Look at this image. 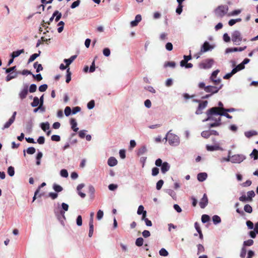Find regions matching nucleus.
<instances>
[{
	"mask_svg": "<svg viewBox=\"0 0 258 258\" xmlns=\"http://www.w3.org/2000/svg\"><path fill=\"white\" fill-rule=\"evenodd\" d=\"M80 0H77L75 2H74V3H73V4H72V5L71 6V8L74 9V8H76L80 5Z\"/></svg>",
	"mask_w": 258,
	"mask_h": 258,
	"instance_id": "0e129e2a",
	"label": "nucleus"
},
{
	"mask_svg": "<svg viewBox=\"0 0 258 258\" xmlns=\"http://www.w3.org/2000/svg\"><path fill=\"white\" fill-rule=\"evenodd\" d=\"M232 160L234 161H243L245 158L242 155H235L232 157Z\"/></svg>",
	"mask_w": 258,
	"mask_h": 258,
	"instance_id": "6ab92c4d",
	"label": "nucleus"
},
{
	"mask_svg": "<svg viewBox=\"0 0 258 258\" xmlns=\"http://www.w3.org/2000/svg\"><path fill=\"white\" fill-rule=\"evenodd\" d=\"M53 189L56 192H60L62 190V187L59 185L54 184L53 186Z\"/></svg>",
	"mask_w": 258,
	"mask_h": 258,
	"instance_id": "a19ab883",
	"label": "nucleus"
},
{
	"mask_svg": "<svg viewBox=\"0 0 258 258\" xmlns=\"http://www.w3.org/2000/svg\"><path fill=\"white\" fill-rule=\"evenodd\" d=\"M246 253V249L244 247H243L242 248L241 252H240V257L241 258H244L245 257Z\"/></svg>",
	"mask_w": 258,
	"mask_h": 258,
	"instance_id": "338daca9",
	"label": "nucleus"
},
{
	"mask_svg": "<svg viewBox=\"0 0 258 258\" xmlns=\"http://www.w3.org/2000/svg\"><path fill=\"white\" fill-rule=\"evenodd\" d=\"M253 241L252 239H249L244 242V245L245 246H251L253 244Z\"/></svg>",
	"mask_w": 258,
	"mask_h": 258,
	"instance_id": "e2e57ef3",
	"label": "nucleus"
},
{
	"mask_svg": "<svg viewBox=\"0 0 258 258\" xmlns=\"http://www.w3.org/2000/svg\"><path fill=\"white\" fill-rule=\"evenodd\" d=\"M241 21V19L238 18L236 19H231L229 21L228 24L232 26L234 25L236 22H239Z\"/></svg>",
	"mask_w": 258,
	"mask_h": 258,
	"instance_id": "f704fd0d",
	"label": "nucleus"
},
{
	"mask_svg": "<svg viewBox=\"0 0 258 258\" xmlns=\"http://www.w3.org/2000/svg\"><path fill=\"white\" fill-rule=\"evenodd\" d=\"M37 86L35 84H31L29 87V91L30 93H34L36 91Z\"/></svg>",
	"mask_w": 258,
	"mask_h": 258,
	"instance_id": "a18cd8bd",
	"label": "nucleus"
},
{
	"mask_svg": "<svg viewBox=\"0 0 258 258\" xmlns=\"http://www.w3.org/2000/svg\"><path fill=\"white\" fill-rule=\"evenodd\" d=\"M77 224L80 226L82 225V218L81 216L79 215L77 218Z\"/></svg>",
	"mask_w": 258,
	"mask_h": 258,
	"instance_id": "bf43d9fd",
	"label": "nucleus"
},
{
	"mask_svg": "<svg viewBox=\"0 0 258 258\" xmlns=\"http://www.w3.org/2000/svg\"><path fill=\"white\" fill-rule=\"evenodd\" d=\"M145 211L144 210V208L143 206L140 205V206H139V207L138 208V209L137 211V214L138 215H141L142 214L144 213V212Z\"/></svg>",
	"mask_w": 258,
	"mask_h": 258,
	"instance_id": "09e8293b",
	"label": "nucleus"
},
{
	"mask_svg": "<svg viewBox=\"0 0 258 258\" xmlns=\"http://www.w3.org/2000/svg\"><path fill=\"white\" fill-rule=\"evenodd\" d=\"M213 48V46H211L208 42L206 41L202 46L200 52L201 53H204Z\"/></svg>",
	"mask_w": 258,
	"mask_h": 258,
	"instance_id": "f8f14e48",
	"label": "nucleus"
},
{
	"mask_svg": "<svg viewBox=\"0 0 258 258\" xmlns=\"http://www.w3.org/2000/svg\"><path fill=\"white\" fill-rule=\"evenodd\" d=\"M47 85L46 84H43L39 86V91L40 92H44L47 89Z\"/></svg>",
	"mask_w": 258,
	"mask_h": 258,
	"instance_id": "603ef678",
	"label": "nucleus"
},
{
	"mask_svg": "<svg viewBox=\"0 0 258 258\" xmlns=\"http://www.w3.org/2000/svg\"><path fill=\"white\" fill-rule=\"evenodd\" d=\"M51 139L53 141L58 142L60 140V137L58 135H52Z\"/></svg>",
	"mask_w": 258,
	"mask_h": 258,
	"instance_id": "4d7b16f0",
	"label": "nucleus"
},
{
	"mask_svg": "<svg viewBox=\"0 0 258 258\" xmlns=\"http://www.w3.org/2000/svg\"><path fill=\"white\" fill-rule=\"evenodd\" d=\"M40 53V51H39V53H34L31 55L28 59V63L33 61L39 55Z\"/></svg>",
	"mask_w": 258,
	"mask_h": 258,
	"instance_id": "7c9ffc66",
	"label": "nucleus"
},
{
	"mask_svg": "<svg viewBox=\"0 0 258 258\" xmlns=\"http://www.w3.org/2000/svg\"><path fill=\"white\" fill-rule=\"evenodd\" d=\"M198 247V253L203 252L205 251V248L202 244H199Z\"/></svg>",
	"mask_w": 258,
	"mask_h": 258,
	"instance_id": "49530a36",
	"label": "nucleus"
},
{
	"mask_svg": "<svg viewBox=\"0 0 258 258\" xmlns=\"http://www.w3.org/2000/svg\"><path fill=\"white\" fill-rule=\"evenodd\" d=\"M33 67L36 69L37 73H38L43 70L42 65L41 64H38V62H35L33 64Z\"/></svg>",
	"mask_w": 258,
	"mask_h": 258,
	"instance_id": "c85d7f7f",
	"label": "nucleus"
},
{
	"mask_svg": "<svg viewBox=\"0 0 258 258\" xmlns=\"http://www.w3.org/2000/svg\"><path fill=\"white\" fill-rule=\"evenodd\" d=\"M208 175L205 172H201L198 174L197 178L199 181L203 182L206 179Z\"/></svg>",
	"mask_w": 258,
	"mask_h": 258,
	"instance_id": "4468645a",
	"label": "nucleus"
},
{
	"mask_svg": "<svg viewBox=\"0 0 258 258\" xmlns=\"http://www.w3.org/2000/svg\"><path fill=\"white\" fill-rule=\"evenodd\" d=\"M24 52V50L23 49L21 50L15 51L13 52V53L11 54V57L13 58H15L16 57L19 56L21 53H23Z\"/></svg>",
	"mask_w": 258,
	"mask_h": 258,
	"instance_id": "5701e85b",
	"label": "nucleus"
},
{
	"mask_svg": "<svg viewBox=\"0 0 258 258\" xmlns=\"http://www.w3.org/2000/svg\"><path fill=\"white\" fill-rule=\"evenodd\" d=\"M211 80L213 82L215 86H219L220 85H221V80L220 79H211Z\"/></svg>",
	"mask_w": 258,
	"mask_h": 258,
	"instance_id": "c03bdc74",
	"label": "nucleus"
},
{
	"mask_svg": "<svg viewBox=\"0 0 258 258\" xmlns=\"http://www.w3.org/2000/svg\"><path fill=\"white\" fill-rule=\"evenodd\" d=\"M206 149L209 151H213L215 150H220L221 148L218 145H215L214 146L207 145Z\"/></svg>",
	"mask_w": 258,
	"mask_h": 258,
	"instance_id": "dca6fc26",
	"label": "nucleus"
},
{
	"mask_svg": "<svg viewBox=\"0 0 258 258\" xmlns=\"http://www.w3.org/2000/svg\"><path fill=\"white\" fill-rule=\"evenodd\" d=\"M163 183H164V181L163 180H162V179L159 180L156 184L157 189L160 190L161 188Z\"/></svg>",
	"mask_w": 258,
	"mask_h": 258,
	"instance_id": "37998d69",
	"label": "nucleus"
},
{
	"mask_svg": "<svg viewBox=\"0 0 258 258\" xmlns=\"http://www.w3.org/2000/svg\"><path fill=\"white\" fill-rule=\"evenodd\" d=\"M166 49L168 51H171L173 49L172 44L170 42H168L165 45Z\"/></svg>",
	"mask_w": 258,
	"mask_h": 258,
	"instance_id": "052dcab7",
	"label": "nucleus"
},
{
	"mask_svg": "<svg viewBox=\"0 0 258 258\" xmlns=\"http://www.w3.org/2000/svg\"><path fill=\"white\" fill-rule=\"evenodd\" d=\"M182 8H183V5H178L177 6V8H176V12L180 15L182 11Z\"/></svg>",
	"mask_w": 258,
	"mask_h": 258,
	"instance_id": "680f3d73",
	"label": "nucleus"
},
{
	"mask_svg": "<svg viewBox=\"0 0 258 258\" xmlns=\"http://www.w3.org/2000/svg\"><path fill=\"white\" fill-rule=\"evenodd\" d=\"M246 46H244V47H234V48H228L226 49V53H230L232 52H236V51H242L244 50H245L246 48Z\"/></svg>",
	"mask_w": 258,
	"mask_h": 258,
	"instance_id": "ddd939ff",
	"label": "nucleus"
},
{
	"mask_svg": "<svg viewBox=\"0 0 258 258\" xmlns=\"http://www.w3.org/2000/svg\"><path fill=\"white\" fill-rule=\"evenodd\" d=\"M208 204V199L206 194H204L201 200L199 205L202 209H204Z\"/></svg>",
	"mask_w": 258,
	"mask_h": 258,
	"instance_id": "9d476101",
	"label": "nucleus"
},
{
	"mask_svg": "<svg viewBox=\"0 0 258 258\" xmlns=\"http://www.w3.org/2000/svg\"><path fill=\"white\" fill-rule=\"evenodd\" d=\"M166 139H168L169 144L172 146H177L180 142L179 137L170 132L167 134Z\"/></svg>",
	"mask_w": 258,
	"mask_h": 258,
	"instance_id": "7ed1b4c3",
	"label": "nucleus"
},
{
	"mask_svg": "<svg viewBox=\"0 0 258 258\" xmlns=\"http://www.w3.org/2000/svg\"><path fill=\"white\" fill-rule=\"evenodd\" d=\"M49 127V123L48 122L45 123L43 122L41 124V127L44 132H46V130H48Z\"/></svg>",
	"mask_w": 258,
	"mask_h": 258,
	"instance_id": "c756f323",
	"label": "nucleus"
},
{
	"mask_svg": "<svg viewBox=\"0 0 258 258\" xmlns=\"http://www.w3.org/2000/svg\"><path fill=\"white\" fill-rule=\"evenodd\" d=\"M244 135L247 138H249L252 136L257 135V133L255 131H250L245 132Z\"/></svg>",
	"mask_w": 258,
	"mask_h": 258,
	"instance_id": "4be33fe9",
	"label": "nucleus"
},
{
	"mask_svg": "<svg viewBox=\"0 0 258 258\" xmlns=\"http://www.w3.org/2000/svg\"><path fill=\"white\" fill-rule=\"evenodd\" d=\"M255 194L253 190L249 191L247 192V199H248V201H252V198L254 197Z\"/></svg>",
	"mask_w": 258,
	"mask_h": 258,
	"instance_id": "c9c22d12",
	"label": "nucleus"
},
{
	"mask_svg": "<svg viewBox=\"0 0 258 258\" xmlns=\"http://www.w3.org/2000/svg\"><path fill=\"white\" fill-rule=\"evenodd\" d=\"M94 231V225L93 224L89 223V237H91L93 235Z\"/></svg>",
	"mask_w": 258,
	"mask_h": 258,
	"instance_id": "e433bc0d",
	"label": "nucleus"
},
{
	"mask_svg": "<svg viewBox=\"0 0 258 258\" xmlns=\"http://www.w3.org/2000/svg\"><path fill=\"white\" fill-rule=\"evenodd\" d=\"M17 114V112L15 111L13 112V114L11 117L9 119V120L4 124L3 129L9 128L11 124L14 122L16 115Z\"/></svg>",
	"mask_w": 258,
	"mask_h": 258,
	"instance_id": "1a4fd4ad",
	"label": "nucleus"
},
{
	"mask_svg": "<svg viewBox=\"0 0 258 258\" xmlns=\"http://www.w3.org/2000/svg\"><path fill=\"white\" fill-rule=\"evenodd\" d=\"M202 221L203 223H205L210 220V217L208 215H203L202 216Z\"/></svg>",
	"mask_w": 258,
	"mask_h": 258,
	"instance_id": "79ce46f5",
	"label": "nucleus"
},
{
	"mask_svg": "<svg viewBox=\"0 0 258 258\" xmlns=\"http://www.w3.org/2000/svg\"><path fill=\"white\" fill-rule=\"evenodd\" d=\"M221 117L219 116L218 119H215V122L209 124V127L212 128L220 126L221 124Z\"/></svg>",
	"mask_w": 258,
	"mask_h": 258,
	"instance_id": "f3484780",
	"label": "nucleus"
},
{
	"mask_svg": "<svg viewBox=\"0 0 258 258\" xmlns=\"http://www.w3.org/2000/svg\"><path fill=\"white\" fill-rule=\"evenodd\" d=\"M155 162V164L157 166H161V171L164 173L169 169V165L167 162Z\"/></svg>",
	"mask_w": 258,
	"mask_h": 258,
	"instance_id": "6e6552de",
	"label": "nucleus"
},
{
	"mask_svg": "<svg viewBox=\"0 0 258 258\" xmlns=\"http://www.w3.org/2000/svg\"><path fill=\"white\" fill-rule=\"evenodd\" d=\"M195 227L196 230L197 231V232H198V233L199 234V238L201 240H203L204 236H203L202 230L201 229V227L200 226V225H199V224L198 222H196L195 223Z\"/></svg>",
	"mask_w": 258,
	"mask_h": 258,
	"instance_id": "2eb2a0df",
	"label": "nucleus"
},
{
	"mask_svg": "<svg viewBox=\"0 0 258 258\" xmlns=\"http://www.w3.org/2000/svg\"><path fill=\"white\" fill-rule=\"evenodd\" d=\"M8 173L10 176H13L15 174L14 168L12 166H10L8 169Z\"/></svg>",
	"mask_w": 258,
	"mask_h": 258,
	"instance_id": "ea45409f",
	"label": "nucleus"
},
{
	"mask_svg": "<svg viewBox=\"0 0 258 258\" xmlns=\"http://www.w3.org/2000/svg\"><path fill=\"white\" fill-rule=\"evenodd\" d=\"M71 113V109L69 106H67L64 109V114L67 116L70 115Z\"/></svg>",
	"mask_w": 258,
	"mask_h": 258,
	"instance_id": "864d4df0",
	"label": "nucleus"
},
{
	"mask_svg": "<svg viewBox=\"0 0 258 258\" xmlns=\"http://www.w3.org/2000/svg\"><path fill=\"white\" fill-rule=\"evenodd\" d=\"M70 123L72 125V130L74 132H77L78 131L79 128L77 127V123L76 120L74 118H72L71 119Z\"/></svg>",
	"mask_w": 258,
	"mask_h": 258,
	"instance_id": "a211bd4d",
	"label": "nucleus"
},
{
	"mask_svg": "<svg viewBox=\"0 0 258 258\" xmlns=\"http://www.w3.org/2000/svg\"><path fill=\"white\" fill-rule=\"evenodd\" d=\"M17 76H18V73H11V74H9L6 77V80L7 82H9L10 80H11L12 79L16 78L17 77Z\"/></svg>",
	"mask_w": 258,
	"mask_h": 258,
	"instance_id": "412c9836",
	"label": "nucleus"
},
{
	"mask_svg": "<svg viewBox=\"0 0 258 258\" xmlns=\"http://www.w3.org/2000/svg\"><path fill=\"white\" fill-rule=\"evenodd\" d=\"M244 210L248 213H251L252 211V207L248 204H247L244 207Z\"/></svg>",
	"mask_w": 258,
	"mask_h": 258,
	"instance_id": "4c0bfd02",
	"label": "nucleus"
},
{
	"mask_svg": "<svg viewBox=\"0 0 258 258\" xmlns=\"http://www.w3.org/2000/svg\"><path fill=\"white\" fill-rule=\"evenodd\" d=\"M198 86L199 88L204 89L206 92L209 93L213 95L218 93L223 87V85H220L219 86L211 85L206 86L204 82H200Z\"/></svg>",
	"mask_w": 258,
	"mask_h": 258,
	"instance_id": "f03ea898",
	"label": "nucleus"
},
{
	"mask_svg": "<svg viewBox=\"0 0 258 258\" xmlns=\"http://www.w3.org/2000/svg\"><path fill=\"white\" fill-rule=\"evenodd\" d=\"M201 136L202 137H203L205 139L209 138L210 136V132H209V131H204L202 132L201 133Z\"/></svg>",
	"mask_w": 258,
	"mask_h": 258,
	"instance_id": "72a5a7b5",
	"label": "nucleus"
},
{
	"mask_svg": "<svg viewBox=\"0 0 258 258\" xmlns=\"http://www.w3.org/2000/svg\"><path fill=\"white\" fill-rule=\"evenodd\" d=\"M28 86L26 85L19 93V96L21 100H23L24 99H25L28 94Z\"/></svg>",
	"mask_w": 258,
	"mask_h": 258,
	"instance_id": "9b49d317",
	"label": "nucleus"
},
{
	"mask_svg": "<svg viewBox=\"0 0 258 258\" xmlns=\"http://www.w3.org/2000/svg\"><path fill=\"white\" fill-rule=\"evenodd\" d=\"M39 104H40L39 98L37 97H34L33 102L31 103V106L34 107L37 106Z\"/></svg>",
	"mask_w": 258,
	"mask_h": 258,
	"instance_id": "cd10ccee",
	"label": "nucleus"
},
{
	"mask_svg": "<svg viewBox=\"0 0 258 258\" xmlns=\"http://www.w3.org/2000/svg\"><path fill=\"white\" fill-rule=\"evenodd\" d=\"M62 209L64 210H60V214L63 217H64L65 211H67L69 209V206L68 204L63 203L61 204Z\"/></svg>",
	"mask_w": 258,
	"mask_h": 258,
	"instance_id": "aec40b11",
	"label": "nucleus"
},
{
	"mask_svg": "<svg viewBox=\"0 0 258 258\" xmlns=\"http://www.w3.org/2000/svg\"><path fill=\"white\" fill-rule=\"evenodd\" d=\"M60 175L63 177H67L68 176V173L67 170L66 169L61 170Z\"/></svg>",
	"mask_w": 258,
	"mask_h": 258,
	"instance_id": "13d9d810",
	"label": "nucleus"
},
{
	"mask_svg": "<svg viewBox=\"0 0 258 258\" xmlns=\"http://www.w3.org/2000/svg\"><path fill=\"white\" fill-rule=\"evenodd\" d=\"M142 235L144 237L147 238L150 236L151 234L149 231L145 230L142 232Z\"/></svg>",
	"mask_w": 258,
	"mask_h": 258,
	"instance_id": "774afa93",
	"label": "nucleus"
},
{
	"mask_svg": "<svg viewBox=\"0 0 258 258\" xmlns=\"http://www.w3.org/2000/svg\"><path fill=\"white\" fill-rule=\"evenodd\" d=\"M144 239L142 237L138 238L136 240V245L138 246H141L143 245Z\"/></svg>",
	"mask_w": 258,
	"mask_h": 258,
	"instance_id": "2f4dec72",
	"label": "nucleus"
},
{
	"mask_svg": "<svg viewBox=\"0 0 258 258\" xmlns=\"http://www.w3.org/2000/svg\"><path fill=\"white\" fill-rule=\"evenodd\" d=\"M95 106V102L94 100H91L87 104V107L89 109H91L94 108Z\"/></svg>",
	"mask_w": 258,
	"mask_h": 258,
	"instance_id": "8fccbe9b",
	"label": "nucleus"
},
{
	"mask_svg": "<svg viewBox=\"0 0 258 258\" xmlns=\"http://www.w3.org/2000/svg\"><path fill=\"white\" fill-rule=\"evenodd\" d=\"M159 254L161 256H166L168 255V252L165 248H162L159 251Z\"/></svg>",
	"mask_w": 258,
	"mask_h": 258,
	"instance_id": "58836bf2",
	"label": "nucleus"
},
{
	"mask_svg": "<svg viewBox=\"0 0 258 258\" xmlns=\"http://www.w3.org/2000/svg\"><path fill=\"white\" fill-rule=\"evenodd\" d=\"M244 65L241 62V63L237 65L235 68L233 69V72L235 73L238 71H241L244 68Z\"/></svg>",
	"mask_w": 258,
	"mask_h": 258,
	"instance_id": "393cba45",
	"label": "nucleus"
},
{
	"mask_svg": "<svg viewBox=\"0 0 258 258\" xmlns=\"http://www.w3.org/2000/svg\"><path fill=\"white\" fill-rule=\"evenodd\" d=\"M235 74V73L234 72H233V70H232L231 73L226 74L223 77V78L224 79H229Z\"/></svg>",
	"mask_w": 258,
	"mask_h": 258,
	"instance_id": "de8ad7c7",
	"label": "nucleus"
},
{
	"mask_svg": "<svg viewBox=\"0 0 258 258\" xmlns=\"http://www.w3.org/2000/svg\"><path fill=\"white\" fill-rule=\"evenodd\" d=\"M103 53L105 56H108L110 54V51L108 48H105L103 50Z\"/></svg>",
	"mask_w": 258,
	"mask_h": 258,
	"instance_id": "5fc2aeb1",
	"label": "nucleus"
},
{
	"mask_svg": "<svg viewBox=\"0 0 258 258\" xmlns=\"http://www.w3.org/2000/svg\"><path fill=\"white\" fill-rule=\"evenodd\" d=\"M119 156L121 159H124L125 157V151L124 149L119 151Z\"/></svg>",
	"mask_w": 258,
	"mask_h": 258,
	"instance_id": "69168bd1",
	"label": "nucleus"
},
{
	"mask_svg": "<svg viewBox=\"0 0 258 258\" xmlns=\"http://www.w3.org/2000/svg\"><path fill=\"white\" fill-rule=\"evenodd\" d=\"M35 151L36 150L34 147H29L27 150V153L29 154H33Z\"/></svg>",
	"mask_w": 258,
	"mask_h": 258,
	"instance_id": "6e6d98bb",
	"label": "nucleus"
},
{
	"mask_svg": "<svg viewBox=\"0 0 258 258\" xmlns=\"http://www.w3.org/2000/svg\"><path fill=\"white\" fill-rule=\"evenodd\" d=\"M250 156L251 158H253L254 160H257L258 158V150L255 149H253Z\"/></svg>",
	"mask_w": 258,
	"mask_h": 258,
	"instance_id": "bb28decb",
	"label": "nucleus"
},
{
	"mask_svg": "<svg viewBox=\"0 0 258 258\" xmlns=\"http://www.w3.org/2000/svg\"><path fill=\"white\" fill-rule=\"evenodd\" d=\"M228 7L226 5H221L218 6L215 10L216 15L218 17H223L227 13Z\"/></svg>",
	"mask_w": 258,
	"mask_h": 258,
	"instance_id": "20e7f679",
	"label": "nucleus"
},
{
	"mask_svg": "<svg viewBox=\"0 0 258 258\" xmlns=\"http://www.w3.org/2000/svg\"><path fill=\"white\" fill-rule=\"evenodd\" d=\"M214 63V60L211 58L206 59L200 62L199 64L200 69H208L212 67Z\"/></svg>",
	"mask_w": 258,
	"mask_h": 258,
	"instance_id": "423d86ee",
	"label": "nucleus"
},
{
	"mask_svg": "<svg viewBox=\"0 0 258 258\" xmlns=\"http://www.w3.org/2000/svg\"><path fill=\"white\" fill-rule=\"evenodd\" d=\"M147 151V149L145 147L143 146L139 148L137 151V155L138 156H142Z\"/></svg>",
	"mask_w": 258,
	"mask_h": 258,
	"instance_id": "b1692460",
	"label": "nucleus"
},
{
	"mask_svg": "<svg viewBox=\"0 0 258 258\" xmlns=\"http://www.w3.org/2000/svg\"><path fill=\"white\" fill-rule=\"evenodd\" d=\"M103 216V212L101 210H99L98 212H97V218L98 220H100L102 218Z\"/></svg>",
	"mask_w": 258,
	"mask_h": 258,
	"instance_id": "3c124183",
	"label": "nucleus"
},
{
	"mask_svg": "<svg viewBox=\"0 0 258 258\" xmlns=\"http://www.w3.org/2000/svg\"><path fill=\"white\" fill-rule=\"evenodd\" d=\"M225 108L223 107H212L208 109L206 112L207 118L204 121L210 120V119H214L213 115H224L228 118H232V116L229 115L227 112L224 111Z\"/></svg>",
	"mask_w": 258,
	"mask_h": 258,
	"instance_id": "f257e3e1",
	"label": "nucleus"
},
{
	"mask_svg": "<svg viewBox=\"0 0 258 258\" xmlns=\"http://www.w3.org/2000/svg\"><path fill=\"white\" fill-rule=\"evenodd\" d=\"M208 102L206 100L200 102L196 111V114L197 115L202 114L203 110L206 108L208 105Z\"/></svg>",
	"mask_w": 258,
	"mask_h": 258,
	"instance_id": "0eeeda50",
	"label": "nucleus"
},
{
	"mask_svg": "<svg viewBox=\"0 0 258 258\" xmlns=\"http://www.w3.org/2000/svg\"><path fill=\"white\" fill-rule=\"evenodd\" d=\"M212 220H213V222H214V223L215 224H217L218 223H219L221 221L220 217L219 216H217V215H214L212 217Z\"/></svg>",
	"mask_w": 258,
	"mask_h": 258,
	"instance_id": "473e14b6",
	"label": "nucleus"
},
{
	"mask_svg": "<svg viewBox=\"0 0 258 258\" xmlns=\"http://www.w3.org/2000/svg\"><path fill=\"white\" fill-rule=\"evenodd\" d=\"M72 73L70 71V69L68 68L67 70L66 80V82L69 83L71 80Z\"/></svg>",
	"mask_w": 258,
	"mask_h": 258,
	"instance_id": "a878e982",
	"label": "nucleus"
},
{
	"mask_svg": "<svg viewBox=\"0 0 258 258\" xmlns=\"http://www.w3.org/2000/svg\"><path fill=\"white\" fill-rule=\"evenodd\" d=\"M242 40V37L239 31H234L232 34V41L236 45H239Z\"/></svg>",
	"mask_w": 258,
	"mask_h": 258,
	"instance_id": "39448f33",
	"label": "nucleus"
}]
</instances>
